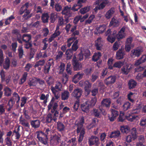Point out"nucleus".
Returning a JSON list of instances; mask_svg holds the SVG:
<instances>
[{"label":"nucleus","mask_w":146,"mask_h":146,"mask_svg":"<svg viewBox=\"0 0 146 146\" xmlns=\"http://www.w3.org/2000/svg\"><path fill=\"white\" fill-rule=\"evenodd\" d=\"M125 54V52L123 49H119L117 52L116 55V58L118 60L123 59Z\"/></svg>","instance_id":"13"},{"label":"nucleus","mask_w":146,"mask_h":146,"mask_svg":"<svg viewBox=\"0 0 146 146\" xmlns=\"http://www.w3.org/2000/svg\"><path fill=\"white\" fill-rule=\"evenodd\" d=\"M20 131V126H19L16 129H14L13 131V134L12 135V136L14 135L15 136L16 139H19L20 138L21 135L19 133Z\"/></svg>","instance_id":"31"},{"label":"nucleus","mask_w":146,"mask_h":146,"mask_svg":"<svg viewBox=\"0 0 146 146\" xmlns=\"http://www.w3.org/2000/svg\"><path fill=\"white\" fill-rule=\"evenodd\" d=\"M60 33L59 31H56L53 34L51 35L48 39V40L49 42H51L55 38L60 35Z\"/></svg>","instance_id":"34"},{"label":"nucleus","mask_w":146,"mask_h":146,"mask_svg":"<svg viewBox=\"0 0 146 146\" xmlns=\"http://www.w3.org/2000/svg\"><path fill=\"white\" fill-rule=\"evenodd\" d=\"M109 3L108 0H97L95 2V5H97L94 10L96 13L98 10L103 9Z\"/></svg>","instance_id":"2"},{"label":"nucleus","mask_w":146,"mask_h":146,"mask_svg":"<svg viewBox=\"0 0 146 146\" xmlns=\"http://www.w3.org/2000/svg\"><path fill=\"white\" fill-rule=\"evenodd\" d=\"M54 98H52L48 106V111L51 109V113H54V117H57L58 115V111L56 110L58 106V102H54Z\"/></svg>","instance_id":"1"},{"label":"nucleus","mask_w":146,"mask_h":146,"mask_svg":"<svg viewBox=\"0 0 146 146\" xmlns=\"http://www.w3.org/2000/svg\"><path fill=\"white\" fill-rule=\"evenodd\" d=\"M72 63L73 66V69L74 71L79 70L82 68V66L81 64L77 60L74 59H73Z\"/></svg>","instance_id":"16"},{"label":"nucleus","mask_w":146,"mask_h":146,"mask_svg":"<svg viewBox=\"0 0 146 146\" xmlns=\"http://www.w3.org/2000/svg\"><path fill=\"white\" fill-rule=\"evenodd\" d=\"M115 9L114 7L111 8L106 13L105 15V17L107 19H109L112 17V15L115 12Z\"/></svg>","instance_id":"28"},{"label":"nucleus","mask_w":146,"mask_h":146,"mask_svg":"<svg viewBox=\"0 0 146 146\" xmlns=\"http://www.w3.org/2000/svg\"><path fill=\"white\" fill-rule=\"evenodd\" d=\"M124 64V62L120 61L115 62L113 65V66L114 68H120Z\"/></svg>","instance_id":"58"},{"label":"nucleus","mask_w":146,"mask_h":146,"mask_svg":"<svg viewBox=\"0 0 146 146\" xmlns=\"http://www.w3.org/2000/svg\"><path fill=\"white\" fill-rule=\"evenodd\" d=\"M58 15L54 13H52L50 14V19L52 23H53L55 21L57 18H58Z\"/></svg>","instance_id":"57"},{"label":"nucleus","mask_w":146,"mask_h":146,"mask_svg":"<svg viewBox=\"0 0 146 146\" xmlns=\"http://www.w3.org/2000/svg\"><path fill=\"white\" fill-rule=\"evenodd\" d=\"M62 87V85L61 83L58 82L55 85L54 87L51 86L50 88L53 94H55L58 91H60Z\"/></svg>","instance_id":"11"},{"label":"nucleus","mask_w":146,"mask_h":146,"mask_svg":"<svg viewBox=\"0 0 146 146\" xmlns=\"http://www.w3.org/2000/svg\"><path fill=\"white\" fill-rule=\"evenodd\" d=\"M71 10H72L70 7L65 6L62 10L61 13L62 15H64L65 18H69L72 17V13Z\"/></svg>","instance_id":"4"},{"label":"nucleus","mask_w":146,"mask_h":146,"mask_svg":"<svg viewBox=\"0 0 146 146\" xmlns=\"http://www.w3.org/2000/svg\"><path fill=\"white\" fill-rule=\"evenodd\" d=\"M49 16L48 13H44L42 14L41 17V19L42 22L44 23L48 22Z\"/></svg>","instance_id":"40"},{"label":"nucleus","mask_w":146,"mask_h":146,"mask_svg":"<svg viewBox=\"0 0 146 146\" xmlns=\"http://www.w3.org/2000/svg\"><path fill=\"white\" fill-rule=\"evenodd\" d=\"M127 98L132 103L134 102V94L132 92H130L128 94Z\"/></svg>","instance_id":"59"},{"label":"nucleus","mask_w":146,"mask_h":146,"mask_svg":"<svg viewBox=\"0 0 146 146\" xmlns=\"http://www.w3.org/2000/svg\"><path fill=\"white\" fill-rule=\"evenodd\" d=\"M121 135V133L119 131L117 130L111 132L110 137V138H117L119 137Z\"/></svg>","instance_id":"36"},{"label":"nucleus","mask_w":146,"mask_h":146,"mask_svg":"<svg viewBox=\"0 0 146 146\" xmlns=\"http://www.w3.org/2000/svg\"><path fill=\"white\" fill-rule=\"evenodd\" d=\"M51 66V64L50 62H48L44 65V69L45 74L48 73Z\"/></svg>","instance_id":"45"},{"label":"nucleus","mask_w":146,"mask_h":146,"mask_svg":"<svg viewBox=\"0 0 146 146\" xmlns=\"http://www.w3.org/2000/svg\"><path fill=\"white\" fill-rule=\"evenodd\" d=\"M138 117L137 115H135L132 113L128 114L125 116L126 119L131 122L135 119L136 118Z\"/></svg>","instance_id":"41"},{"label":"nucleus","mask_w":146,"mask_h":146,"mask_svg":"<svg viewBox=\"0 0 146 146\" xmlns=\"http://www.w3.org/2000/svg\"><path fill=\"white\" fill-rule=\"evenodd\" d=\"M82 91L80 88L74 89L73 92V96L78 100L81 97L82 93Z\"/></svg>","instance_id":"19"},{"label":"nucleus","mask_w":146,"mask_h":146,"mask_svg":"<svg viewBox=\"0 0 146 146\" xmlns=\"http://www.w3.org/2000/svg\"><path fill=\"white\" fill-rule=\"evenodd\" d=\"M37 82L36 80L35 79H30L28 81V84L30 87L33 86H35L37 84Z\"/></svg>","instance_id":"53"},{"label":"nucleus","mask_w":146,"mask_h":146,"mask_svg":"<svg viewBox=\"0 0 146 146\" xmlns=\"http://www.w3.org/2000/svg\"><path fill=\"white\" fill-rule=\"evenodd\" d=\"M84 75V73H81L80 72H78L73 77V80L77 79L78 81L76 82L74 81V83H77L79 80L82 78Z\"/></svg>","instance_id":"35"},{"label":"nucleus","mask_w":146,"mask_h":146,"mask_svg":"<svg viewBox=\"0 0 146 146\" xmlns=\"http://www.w3.org/2000/svg\"><path fill=\"white\" fill-rule=\"evenodd\" d=\"M19 57L20 58H22L24 54V50L22 46H19L18 49Z\"/></svg>","instance_id":"54"},{"label":"nucleus","mask_w":146,"mask_h":146,"mask_svg":"<svg viewBox=\"0 0 146 146\" xmlns=\"http://www.w3.org/2000/svg\"><path fill=\"white\" fill-rule=\"evenodd\" d=\"M27 76V72H25L23 76L22 77L21 79V82H19L20 84H22L26 81Z\"/></svg>","instance_id":"63"},{"label":"nucleus","mask_w":146,"mask_h":146,"mask_svg":"<svg viewBox=\"0 0 146 146\" xmlns=\"http://www.w3.org/2000/svg\"><path fill=\"white\" fill-rule=\"evenodd\" d=\"M99 73L97 72H94L92 74L91 80L92 82H94L99 77Z\"/></svg>","instance_id":"56"},{"label":"nucleus","mask_w":146,"mask_h":146,"mask_svg":"<svg viewBox=\"0 0 146 146\" xmlns=\"http://www.w3.org/2000/svg\"><path fill=\"white\" fill-rule=\"evenodd\" d=\"M131 104L128 102L124 103L123 106L122 108L124 111H125L130 108Z\"/></svg>","instance_id":"60"},{"label":"nucleus","mask_w":146,"mask_h":146,"mask_svg":"<svg viewBox=\"0 0 146 146\" xmlns=\"http://www.w3.org/2000/svg\"><path fill=\"white\" fill-rule=\"evenodd\" d=\"M136 133V128H133L131 129V134L127 136L126 141L127 143H130L132 140L135 139L137 137Z\"/></svg>","instance_id":"3"},{"label":"nucleus","mask_w":146,"mask_h":146,"mask_svg":"<svg viewBox=\"0 0 146 146\" xmlns=\"http://www.w3.org/2000/svg\"><path fill=\"white\" fill-rule=\"evenodd\" d=\"M85 130L83 129L80 132V135L78 137V141L80 143H81L83 139L84 135L85 133Z\"/></svg>","instance_id":"42"},{"label":"nucleus","mask_w":146,"mask_h":146,"mask_svg":"<svg viewBox=\"0 0 146 146\" xmlns=\"http://www.w3.org/2000/svg\"><path fill=\"white\" fill-rule=\"evenodd\" d=\"M111 104L110 99L105 98L103 99L101 103V107L109 108Z\"/></svg>","instance_id":"14"},{"label":"nucleus","mask_w":146,"mask_h":146,"mask_svg":"<svg viewBox=\"0 0 146 146\" xmlns=\"http://www.w3.org/2000/svg\"><path fill=\"white\" fill-rule=\"evenodd\" d=\"M37 138L40 142L46 145H48V139L47 136H44V137H40L38 135Z\"/></svg>","instance_id":"29"},{"label":"nucleus","mask_w":146,"mask_h":146,"mask_svg":"<svg viewBox=\"0 0 146 146\" xmlns=\"http://www.w3.org/2000/svg\"><path fill=\"white\" fill-rule=\"evenodd\" d=\"M125 30V27H123L119 31L118 33H117L116 31L115 33V35L118 39H120L123 38L124 37V32Z\"/></svg>","instance_id":"17"},{"label":"nucleus","mask_w":146,"mask_h":146,"mask_svg":"<svg viewBox=\"0 0 146 146\" xmlns=\"http://www.w3.org/2000/svg\"><path fill=\"white\" fill-rule=\"evenodd\" d=\"M19 121L20 124L24 127H27L29 128H30V125L29 123L25 119L23 118L22 115L20 117Z\"/></svg>","instance_id":"24"},{"label":"nucleus","mask_w":146,"mask_h":146,"mask_svg":"<svg viewBox=\"0 0 146 146\" xmlns=\"http://www.w3.org/2000/svg\"><path fill=\"white\" fill-rule=\"evenodd\" d=\"M106 29V27L104 24L99 25V26L97 28L98 31L100 33H103L105 30Z\"/></svg>","instance_id":"52"},{"label":"nucleus","mask_w":146,"mask_h":146,"mask_svg":"<svg viewBox=\"0 0 146 146\" xmlns=\"http://www.w3.org/2000/svg\"><path fill=\"white\" fill-rule=\"evenodd\" d=\"M29 7V3L28 2H27L25 4L23 5L21 7L19 11L20 15L23 14L27 9Z\"/></svg>","instance_id":"32"},{"label":"nucleus","mask_w":146,"mask_h":146,"mask_svg":"<svg viewBox=\"0 0 146 146\" xmlns=\"http://www.w3.org/2000/svg\"><path fill=\"white\" fill-rule=\"evenodd\" d=\"M45 63V61L44 59L40 60L36 62L34 67L36 68H37L38 70H40L42 69V66H43Z\"/></svg>","instance_id":"21"},{"label":"nucleus","mask_w":146,"mask_h":146,"mask_svg":"<svg viewBox=\"0 0 146 146\" xmlns=\"http://www.w3.org/2000/svg\"><path fill=\"white\" fill-rule=\"evenodd\" d=\"M116 77L114 76L111 75L105 78L104 82L107 86H109L114 84L115 82Z\"/></svg>","instance_id":"6"},{"label":"nucleus","mask_w":146,"mask_h":146,"mask_svg":"<svg viewBox=\"0 0 146 146\" xmlns=\"http://www.w3.org/2000/svg\"><path fill=\"white\" fill-rule=\"evenodd\" d=\"M110 110L111 116H109V119L110 121H113L118 115L119 113L117 110L115 109H111Z\"/></svg>","instance_id":"12"},{"label":"nucleus","mask_w":146,"mask_h":146,"mask_svg":"<svg viewBox=\"0 0 146 146\" xmlns=\"http://www.w3.org/2000/svg\"><path fill=\"white\" fill-rule=\"evenodd\" d=\"M12 33L17 36V40L19 43L22 44V41L21 40V35L19 31L17 29L13 30L12 31Z\"/></svg>","instance_id":"25"},{"label":"nucleus","mask_w":146,"mask_h":146,"mask_svg":"<svg viewBox=\"0 0 146 146\" xmlns=\"http://www.w3.org/2000/svg\"><path fill=\"white\" fill-rule=\"evenodd\" d=\"M65 64L62 62L60 63V64L59 66V68L60 69L59 74H62L63 73V72L65 70Z\"/></svg>","instance_id":"64"},{"label":"nucleus","mask_w":146,"mask_h":146,"mask_svg":"<svg viewBox=\"0 0 146 146\" xmlns=\"http://www.w3.org/2000/svg\"><path fill=\"white\" fill-rule=\"evenodd\" d=\"M102 108L101 107H100L99 109H93V113L95 117L98 118L100 117L101 116V113L102 111Z\"/></svg>","instance_id":"37"},{"label":"nucleus","mask_w":146,"mask_h":146,"mask_svg":"<svg viewBox=\"0 0 146 146\" xmlns=\"http://www.w3.org/2000/svg\"><path fill=\"white\" fill-rule=\"evenodd\" d=\"M137 85V83L136 81L133 79H131L128 82V86L129 90L135 88Z\"/></svg>","instance_id":"30"},{"label":"nucleus","mask_w":146,"mask_h":146,"mask_svg":"<svg viewBox=\"0 0 146 146\" xmlns=\"http://www.w3.org/2000/svg\"><path fill=\"white\" fill-rule=\"evenodd\" d=\"M47 55L46 54V51H45L44 52H37L36 54L35 57V59L36 60H38L39 59L41 58H43L46 57Z\"/></svg>","instance_id":"23"},{"label":"nucleus","mask_w":146,"mask_h":146,"mask_svg":"<svg viewBox=\"0 0 146 146\" xmlns=\"http://www.w3.org/2000/svg\"><path fill=\"white\" fill-rule=\"evenodd\" d=\"M143 50L141 49L137 48L132 50L131 51V56L132 58L139 57L141 54Z\"/></svg>","instance_id":"9"},{"label":"nucleus","mask_w":146,"mask_h":146,"mask_svg":"<svg viewBox=\"0 0 146 146\" xmlns=\"http://www.w3.org/2000/svg\"><path fill=\"white\" fill-rule=\"evenodd\" d=\"M88 143L90 146L94 144L98 145L100 143L99 138L96 136H92L91 138L88 139Z\"/></svg>","instance_id":"8"},{"label":"nucleus","mask_w":146,"mask_h":146,"mask_svg":"<svg viewBox=\"0 0 146 146\" xmlns=\"http://www.w3.org/2000/svg\"><path fill=\"white\" fill-rule=\"evenodd\" d=\"M86 0H78L77 4H74L72 7V9L74 12L77 11L81 8L82 5V3L85 2Z\"/></svg>","instance_id":"10"},{"label":"nucleus","mask_w":146,"mask_h":146,"mask_svg":"<svg viewBox=\"0 0 146 146\" xmlns=\"http://www.w3.org/2000/svg\"><path fill=\"white\" fill-rule=\"evenodd\" d=\"M101 56V53L100 52L95 53L92 56V59L93 61L96 62L100 58Z\"/></svg>","instance_id":"47"},{"label":"nucleus","mask_w":146,"mask_h":146,"mask_svg":"<svg viewBox=\"0 0 146 146\" xmlns=\"http://www.w3.org/2000/svg\"><path fill=\"white\" fill-rule=\"evenodd\" d=\"M30 122L32 127L35 129L37 128L40 127V122L38 119L31 120Z\"/></svg>","instance_id":"26"},{"label":"nucleus","mask_w":146,"mask_h":146,"mask_svg":"<svg viewBox=\"0 0 146 146\" xmlns=\"http://www.w3.org/2000/svg\"><path fill=\"white\" fill-rule=\"evenodd\" d=\"M85 93L86 96H88L91 92L92 84L89 81H86L84 83Z\"/></svg>","instance_id":"7"},{"label":"nucleus","mask_w":146,"mask_h":146,"mask_svg":"<svg viewBox=\"0 0 146 146\" xmlns=\"http://www.w3.org/2000/svg\"><path fill=\"white\" fill-rule=\"evenodd\" d=\"M72 68L70 64L68 63L66 65V71L68 75H72L73 74V72L72 71Z\"/></svg>","instance_id":"44"},{"label":"nucleus","mask_w":146,"mask_h":146,"mask_svg":"<svg viewBox=\"0 0 146 146\" xmlns=\"http://www.w3.org/2000/svg\"><path fill=\"white\" fill-rule=\"evenodd\" d=\"M78 40L76 39L73 42L72 46L71 48L70 49L74 52L76 51L78 48Z\"/></svg>","instance_id":"39"},{"label":"nucleus","mask_w":146,"mask_h":146,"mask_svg":"<svg viewBox=\"0 0 146 146\" xmlns=\"http://www.w3.org/2000/svg\"><path fill=\"white\" fill-rule=\"evenodd\" d=\"M23 113L24 115L25 118L27 120L30 119L31 117L29 115L30 111L29 110H26L25 109L23 110Z\"/></svg>","instance_id":"51"},{"label":"nucleus","mask_w":146,"mask_h":146,"mask_svg":"<svg viewBox=\"0 0 146 146\" xmlns=\"http://www.w3.org/2000/svg\"><path fill=\"white\" fill-rule=\"evenodd\" d=\"M70 96V93L68 91H65L62 93L61 95V100H65L68 99Z\"/></svg>","instance_id":"33"},{"label":"nucleus","mask_w":146,"mask_h":146,"mask_svg":"<svg viewBox=\"0 0 146 146\" xmlns=\"http://www.w3.org/2000/svg\"><path fill=\"white\" fill-rule=\"evenodd\" d=\"M73 51L70 49L66 50L65 54L66 55V58L67 60H69L72 58L73 55Z\"/></svg>","instance_id":"43"},{"label":"nucleus","mask_w":146,"mask_h":146,"mask_svg":"<svg viewBox=\"0 0 146 146\" xmlns=\"http://www.w3.org/2000/svg\"><path fill=\"white\" fill-rule=\"evenodd\" d=\"M90 10V7L88 6H87L81 8L80 10V12L82 14H84L89 11Z\"/></svg>","instance_id":"61"},{"label":"nucleus","mask_w":146,"mask_h":146,"mask_svg":"<svg viewBox=\"0 0 146 146\" xmlns=\"http://www.w3.org/2000/svg\"><path fill=\"white\" fill-rule=\"evenodd\" d=\"M90 102L88 101H86L85 103L82 104L81 105V108L82 111L86 113L89 112L90 107Z\"/></svg>","instance_id":"20"},{"label":"nucleus","mask_w":146,"mask_h":146,"mask_svg":"<svg viewBox=\"0 0 146 146\" xmlns=\"http://www.w3.org/2000/svg\"><path fill=\"white\" fill-rule=\"evenodd\" d=\"M10 61L9 58L7 57L5 59V61L4 63L3 64V68L6 69H8L10 66Z\"/></svg>","instance_id":"38"},{"label":"nucleus","mask_w":146,"mask_h":146,"mask_svg":"<svg viewBox=\"0 0 146 146\" xmlns=\"http://www.w3.org/2000/svg\"><path fill=\"white\" fill-rule=\"evenodd\" d=\"M4 90L5 91L4 94L5 96L9 97L11 95V90L10 88L7 87L4 88Z\"/></svg>","instance_id":"55"},{"label":"nucleus","mask_w":146,"mask_h":146,"mask_svg":"<svg viewBox=\"0 0 146 146\" xmlns=\"http://www.w3.org/2000/svg\"><path fill=\"white\" fill-rule=\"evenodd\" d=\"M6 144L8 146H11L12 145V142L10 137H7L5 139Z\"/></svg>","instance_id":"62"},{"label":"nucleus","mask_w":146,"mask_h":146,"mask_svg":"<svg viewBox=\"0 0 146 146\" xmlns=\"http://www.w3.org/2000/svg\"><path fill=\"white\" fill-rule=\"evenodd\" d=\"M57 129L60 131H62L64 130V125L61 122L58 121L57 123Z\"/></svg>","instance_id":"49"},{"label":"nucleus","mask_w":146,"mask_h":146,"mask_svg":"<svg viewBox=\"0 0 146 146\" xmlns=\"http://www.w3.org/2000/svg\"><path fill=\"white\" fill-rule=\"evenodd\" d=\"M115 32L116 31H114L111 34L108 35L107 38V40L108 42L111 43H113L115 41V39L117 38L115 34Z\"/></svg>","instance_id":"27"},{"label":"nucleus","mask_w":146,"mask_h":146,"mask_svg":"<svg viewBox=\"0 0 146 146\" xmlns=\"http://www.w3.org/2000/svg\"><path fill=\"white\" fill-rule=\"evenodd\" d=\"M15 104V101H13L12 99H11L9 100L5 107L7 112H8L9 113H11V111L13 109V106Z\"/></svg>","instance_id":"15"},{"label":"nucleus","mask_w":146,"mask_h":146,"mask_svg":"<svg viewBox=\"0 0 146 146\" xmlns=\"http://www.w3.org/2000/svg\"><path fill=\"white\" fill-rule=\"evenodd\" d=\"M31 38V35L29 34H25L21 36V40L22 42H28L30 41Z\"/></svg>","instance_id":"22"},{"label":"nucleus","mask_w":146,"mask_h":146,"mask_svg":"<svg viewBox=\"0 0 146 146\" xmlns=\"http://www.w3.org/2000/svg\"><path fill=\"white\" fill-rule=\"evenodd\" d=\"M120 130L122 133H123L127 134L130 131L129 127L127 126H123L121 127Z\"/></svg>","instance_id":"48"},{"label":"nucleus","mask_w":146,"mask_h":146,"mask_svg":"<svg viewBox=\"0 0 146 146\" xmlns=\"http://www.w3.org/2000/svg\"><path fill=\"white\" fill-rule=\"evenodd\" d=\"M133 66V65L131 64H125L121 68V73L123 74L127 75Z\"/></svg>","instance_id":"5"},{"label":"nucleus","mask_w":146,"mask_h":146,"mask_svg":"<svg viewBox=\"0 0 146 146\" xmlns=\"http://www.w3.org/2000/svg\"><path fill=\"white\" fill-rule=\"evenodd\" d=\"M77 37H71L68 38L67 41V46L68 47H70L72 45V43L77 39Z\"/></svg>","instance_id":"46"},{"label":"nucleus","mask_w":146,"mask_h":146,"mask_svg":"<svg viewBox=\"0 0 146 146\" xmlns=\"http://www.w3.org/2000/svg\"><path fill=\"white\" fill-rule=\"evenodd\" d=\"M47 84L50 86L54 83V79L52 76H49L46 79Z\"/></svg>","instance_id":"50"},{"label":"nucleus","mask_w":146,"mask_h":146,"mask_svg":"<svg viewBox=\"0 0 146 146\" xmlns=\"http://www.w3.org/2000/svg\"><path fill=\"white\" fill-rule=\"evenodd\" d=\"M103 42L101 37H99L95 41V46L98 50H101L103 45Z\"/></svg>","instance_id":"18"}]
</instances>
